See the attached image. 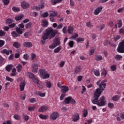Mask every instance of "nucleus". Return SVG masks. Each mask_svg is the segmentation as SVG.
Returning a JSON list of instances; mask_svg holds the SVG:
<instances>
[{
	"label": "nucleus",
	"mask_w": 124,
	"mask_h": 124,
	"mask_svg": "<svg viewBox=\"0 0 124 124\" xmlns=\"http://www.w3.org/2000/svg\"><path fill=\"white\" fill-rule=\"evenodd\" d=\"M107 82L106 80H99L96 82L97 86L99 87V88H97L95 90V91L94 92V95L93 99L91 100V101L93 104H96L98 106L101 107L102 106H105V97L104 96H102L101 98L100 94H101V93L103 92V91L105 90V88H106V83L105 82Z\"/></svg>",
	"instance_id": "f257e3e1"
},
{
	"label": "nucleus",
	"mask_w": 124,
	"mask_h": 124,
	"mask_svg": "<svg viewBox=\"0 0 124 124\" xmlns=\"http://www.w3.org/2000/svg\"><path fill=\"white\" fill-rule=\"evenodd\" d=\"M58 33V31L53 30L51 28H48L46 30V32L44 33V34L42 36V40H41V43L43 45L45 44V42L46 39H52L54 38L56 35Z\"/></svg>",
	"instance_id": "f03ea898"
},
{
	"label": "nucleus",
	"mask_w": 124,
	"mask_h": 124,
	"mask_svg": "<svg viewBox=\"0 0 124 124\" xmlns=\"http://www.w3.org/2000/svg\"><path fill=\"white\" fill-rule=\"evenodd\" d=\"M40 76L42 79H48L50 78V74L47 73L45 69H41L39 70Z\"/></svg>",
	"instance_id": "7ed1b4c3"
},
{
	"label": "nucleus",
	"mask_w": 124,
	"mask_h": 124,
	"mask_svg": "<svg viewBox=\"0 0 124 124\" xmlns=\"http://www.w3.org/2000/svg\"><path fill=\"white\" fill-rule=\"evenodd\" d=\"M11 34L13 37H18V36H20V35L23 34V31L21 28L16 27V31H12Z\"/></svg>",
	"instance_id": "20e7f679"
},
{
	"label": "nucleus",
	"mask_w": 124,
	"mask_h": 124,
	"mask_svg": "<svg viewBox=\"0 0 124 124\" xmlns=\"http://www.w3.org/2000/svg\"><path fill=\"white\" fill-rule=\"evenodd\" d=\"M117 52L118 53H124V39L119 44V46L117 48Z\"/></svg>",
	"instance_id": "39448f33"
},
{
	"label": "nucleus",
	"mask_w": 124,
	"mask_h": 124,
	"mask_svg": "<svg viewBox=\"0 0 124 124\" xmlns=\"http://www.w3.org/2000/svg\"><path fill=\"white\" fill-rule=\"evenodd\" d=\"M58 87H59V88H60L61 90V93H67V92H68V91H69V88L65 85H63L61 87H60L59 85V84H57Z\"/></svg>",
	"instance_id": "423d86ee"
},
{
	"label": "nucleus",
	"mask_w": 124,
	"mask_h": 124,
	"mask_svg": "<svg viewBox=\"0 0 124 124\" xmlns=\"http://www.w3.org/2000/svg\"><path fill=\"white\" fill-rule=\"evenodd\" d=\"M59 112H53L52 113L50 116V120H53V121H56L58 118H59Z\"/></svg>",
	"instance_id": "0eeeda50"
},
{
	"label": "nucleus",
	"mask_w": 124,
	"mask_h": 124,
	"mask_svg": "<svg viewBox=\"0 0 124 124\" xmlns=\"http://www.w3.org/2000/svg\"><path fill=\"white\" fill-rule=\"evenodd\" d=\"M103 7L102 6H99L97 7L94 11L93 14L94 15H98L99 13H101Z\"/></svg>",
	"instance_id": "6e6552de"
},
{
	"label": "nucleus",
	"mask_w": 124,
	"mask_h": 124,
	"mask_svg": "<svg viewBox=\"0 0 124 124\" xmlns=\"http://www.w3.org/2000/svg\"><path fill=\"white\" fill-rule=\"evenodd\" d=\"M21 5L22 8L23 9H28V8H29V7L30 6V4L28 3V2L25 1H22Z\"/></svg>",
	"instance_id": "1a4fd4ad"
},
{
	"label": "nucleus",
	"mask_w": 124,
	"mask_h": 124,
	"mask_svg": "<svg viewBox=\"0 0 124 124\" xmlns=\"http://www.w3.org/2000/svg\"><path fill=\"white\" fill-rule=\"evenodd\" d=\"M26 86V82L25 81H22L19 84V89L20 92H23L25 90V87Z\"/></svg>",
	"instance_id": "9d476101"
},
{
	"label": "nucleus",
	"mask_w": 124,
	"mask_h": 124,
	"mask_svg": "<svg viewBox=\"0 0 124 124\" xmlns=\"http://www.w3.org/2000/svg\"><path fill=\"white\" fill-rule=\"evenodd\" d=\"M38 69V65L36 63L33 64L32 65V71L34 73L37 72V70Z\"/></svg>",
	"instance_id": "9b49d317"
},
{
	"label": "nucleus",
	"mask_w": 124,
	"mask_h": 124,
	"mask_svg": "<svg viewBox=\"0 0 124 124\" xmlns=\"http://www.w3.org/2000/svg\"><path fill=\"white\" fill-rule=\"evenodd\" d=\"M71 99H72V96H68L65 98L63 103L64 104H69L71 102Z\"/></svg>",
	"instance_id": "f8f14e48"
},
{
	"label": "nucleus",
	"mask_w": 124,
	"mask_h": 124,
	"mask_svg": "<svg viewBox=\"0 0 124 124\" xmlns=\"http://www.w3.org/2000/svg\"><path fill=\"white\" fill-rule=\"evenodd\" d=\"M47 110H48V107L47 106H42L39 108L38 110V112H46Z\"/></svg>",
	"instance_id": "ddd939ff"
},
{
	"label": "nucleus",
	"mask_w": 124,
	"mask_h": 124,
	"mask_svg": "<svg viewBox=\"0 0 124 124\" xmlns=\"http://www.w3.org/2000/svg\"><path fill=\"white\" fill-rule=\"evenodd\" d=\"M34 93L36 95H39V96H41V97H44V96L46 95V93H42V92L37 91H35Z\"/></svg>",
	"instance_id": "4468645a"
},
{
	"label": "nucleus",
	"mask_w": 124,
	"mask_h": 124,
	"mask_svg": "<svg viewBox=\"0 0 124 124\" xmlns=\"http://www.w3.org/2000/svg\"><path fill=\"white\" fill-rule=\"evenodd\" d=\"M45 85L48 89H51V88H52V83H51V81L48 80H46L45 81Z\"/></svg>",
	"instance_id": "2eb2a0df"
},
{
	"label": "nucleus",
	"mask_w": 124,
	"mask_h": 124,
	"mask_svg": "<svg viewBox=\"0 0 124 124\" xmlns=\"http://www.w3.org/2000/svg\"><path fill=\"white\" fill-rule=\"evenodd\" d=\"M23 46L27 48H31V47H32V43L31 42H25L23 43Z\"/></svg>",
	"instance_id": "dca6fc26"
},
{
	"label": "nucleus",
	"mask_w": 124,
	"mask_h": 124,
	"mask_svg": "<svg viewBox=\"0 0 124 124\" xmlns=\"http://www.w3.org/2000/svg\"><path fill=\"white\" fill-rule=\"evenodd\" d=\"M1 53H2V54H6L7 56H8L9 54H12V50L4 49L1 51Z\"/></svg>",
	"instance_id": "f3484780"
},
{
	"label": "nucleus",
	"mask_w": 124,
	"mask_h": 124,
	"mask_svg": "<svg viewBox=\"0 0 124 124\" xmlns=\"http://www.w3.org/2000/svg\"><path fill=\"white\" fill-rule=\"evenodd\" d=\"M81 69L82 67H81V66H77L75 69L74 74H78V73H80V72H81Z\"/></svg>",
	"instance_id": "a211bd4d"
},
{
	"label": "nucleus",
	"mask_w": 124,
	"mask_h": 124,
	"mask_svg": "<svg viewBox=\"0 0 124 124\" xmlns=\"http://www.w3.org/2000/svg\"><path fill=\"white\" fill-rule=\"evenodd\" d=\"M80 120V117H79V114L76 113L73 116V122H77Z\"/></svg>",
	"instance_id": "6ab92c4d"
},
{
	"label": "nucleus",
	"mask_w": 124,
	"mask_h": 124,
	"mask_svg": "<svg viewBox=\"0 0 124 124\" xmlns=\"http://www.w3.org/2000/svg\"><path fill=\"white\" fill-rule=\"evenodd\" d=\"M74 31V29L73 28V27L70 26H68V29H67V32L69 34H72V33Z\"/></svg>",
	"instance_id": "aec40b11"
},
{
	"label": "nucleus",
	"mask_w": 124,
	"mask_h": 124,
	"mask_svg": "<svg viewBox=\"0 0 124 124\" xmlns=\"http://www.w3.org/2000/svg\"><path fill=\"white\" fill-rule=\"evenodd\" d=\"M63 0H51L50 2L52 5H56L57 3H60L62 2Z\"/></svg>",
	"instance_id": "412c9836"
},
{
	"label": "nucleus",
	"mask_w": 124,
	"mask_h": 124,
	"mask_svg": "<svg viewBox=\"0 0 124 124\" xmlns=\"http://www.w3.org/2000/svg\"><path fill=\"white\" fill-rule=\"evenodd\" d=\"M32 81L34 82V84H36L38 87H39V80H38V79L35 78V77L32 78Z\"/></svg>",
	"instance_id": "4be33fe9"
},
{
	"label": "nucleus",
	"mask_w": 124,
	"mask_h": 124,
	"mask_svg": "<svg viewBox=\"0 0 124 124\" xmlns=\"http://www.w3.org/2000/svg\"><path fill=\"white\" fill-rule=\"evenodd\" d=\"M13 67V65L12 64H9L6 66L5 69L7 71H8V72H10L12 69Z\"/></svg>",
	"instance_id": "5701e85b"
},
{
	"label": "nucleus",
	"mask_w": 124,
	"mask_h": 124,
	"mask_svg": "<svg viewBox=\"0 0 124 124\" xmlns=\"http://www.w3.org/2000/svg\"><path fill=\"white\" fill-rule=\"evenodd\" d=\"M95 61H97V62H99L100 61H102V60H103V58L100 55H95Z\"/></svg>",
	"instance_id": "b1692460"
},
{
	"label": "nucleus",
	"mask_w": 124,
	"mask_h": 124,
	"mask_svg": "<svg viewBox=\"0 0 124 124\" xmlns=\"http://www.w3.org/2000/svg\"><path fill=\"white\" fill-rule=\"evenodd\" d=\"M54 43L53 44H54V45L55 46H59V45H60V44H61V42H60V40H59V38H56L55 39H54Z\"/></svg>",
	"instance_id": "393cba45"
},
{
	"label": "nucleus",
	"mask_w": 124,
	"mask_h": 124,
	"mask_svg": "<svg viewBox=\"0 0 124 124\" xmlns=\"http://www.w3.org/2000/svg\"><path fill=\"white\" fill-rule=\"evenodd\" d=\"M42 23H43V27H45V28H47L48 27V21L46 19H43L42 21Z\"/></svg>",
	"instance_id": "a878e982"
},
{
	"label": "nucleus",
	"mask_w": 124,
	"mask_h": 124,
	"mask_svg": "<svg viewBox=\"0 0 124 124\" xmlns=\"http://www.w3.org/2000/svg\"><path fill=\"white\" fill-rule=\"evenodd\" d=\"M13 46L15 47V48L18 49L21 47V44L17 42H16L13 43Z\"/></svg>",
	"instance_id": "bb28decb"
},
{
	"label": "nucleus",
	"mask_w": 124,
	"mask_h": 124,
	"mask_svg": "<svg viewBox=\"0 0 124 124\" xmlns=\"http://www.w3.org/2000/svg\"><path fill=\"white\" fill-rule=\"evenodd\" d=\"M24 18V15H21L19 16H17L15 17V20L16 21H20V20H22Z\"/></svg>",
	"instance_id": "cd10ccee"
},
{
	"label": "nucleus",
	"mask_w": 124,
	"mask_h": 124,
	"mask_svg": "<svg viewBox=\"0 0 124 124\" xmlns=\"http://www.w3.org/2000/svg\"><path fill=\"white\" fill-rule=\"evenodd\" d=\"M58 16V13L56 11H53L52 13H50L49 15V17H57Z\"/></svg>",
	"instance_id": "c85d7f7f"
},
{
	"label": "nucleus",
	"mask_w": 124,
	"mask_h": 124,
	"mask_svg": "<svg viewBox=\"0 0 124 124\" xmlns=\"http://www.w3.org/2000/svg\"><path fill=\"white\" fill-rule=\"evenodd\" d=\"M27 77H29V78H30L31 79H32L33 78L35 77V76L31 72H27Z\"/></svg>",
	"instance_id": "c756f323"
},
{
	"label": "nucleus",
	"mask_w": 124,
	"mask_h": 124,
	"mask_svg": "<svg viewBox=\"0 0 124 124\" xmlns=\"http://www.w3.org/2000/svg\"><path fill=\"white\" fill-rule=\"evenodd\" d=\"M22 68H23V66H22V64H19L16 66V69L17 70V72H21V71L22 70Z\"/></svg>",
	"instance_id": "7c9ffc66"
},
{
	"label": "nucleus",
	"mask_w": 124,
	"mask_h": 124,
	"mask_svg": "<svg viewBox=\"0 0 124 124\" xmlns=\"http://www.w3.org/2000/svg\"><path fill=\"white\" fill-rule=\"evenodd\" d=\"M122 59H123V56H122V55L117 54L115 56V59L116 60V61H121Z\"/></svg>",
	"instance_id": "2f4dec72"
},
{
	"label": "nucleus",
	"mask_w": 124,
	"mask_h": 124,
	"mask_svg": "<svg viewBox=\"0 0 124 124\" xmlns=\"http://www.w3.org/2000/svg\"><path fill=\"white\" fill-rule=\"evenodd\" d=\"M119 99H120V96H119L118 95H116L113 96L112 98V100L113 101H118V100H119Z\"/></svg>",
	"instance_id": "473e14b6"
},
{
	"label": "nucleus",
	"mask_w": 124,
	"mask_h": 124,
	"mask_svg": "<svg viewBox=\"0 0 124 124\" xmlns=\"http://www.w3.org/2000/svg\"><path fill=\"white\" fill-rule=\"evenodd\" d=\"M101 75L102 76H103V77H106V75H107V71L105 69H103L102 70Z\"/></svg>",
	"instance_id": "72a5a7b5"
},
{
	"label": "nucleus",
	"mask_w": 124,
	"mask_h": 124,
	"mask_svg": "<svg viewBox=\"0 0 124 124\" xmlns=\"http://www.w3.org/2000/svg\"><path fill=\"white\" fill-rule=\"evenodd\" d=\"M39 117L40 119H42V120H47V119H48V115H43V114H40Z\"/></svg>",
	"instance_id": "f704fd0d"
},
{
	"label": "nucleus",
	"mask_w": 124,
	"mask_h": 124,
	"mask_svg": "<svg viewBox=\"0 0 124 124\" xmlns=\"http://www.w3.org/2000/svg\"><path fill=\"white\" fill-rule=\"evenodd\" d=\"M22 117L25 122H28L29 121V119H30V117L27 114H23L22 115Z\"/></svg>",
	"instance_id": "c9c22d12"
},
{
	"label": "nucleus",
	"mask_w": 124,
	"mask_h": 124,
	"mask_svg": "<svg viewBox=\"0 0 124 124\" xmlns=\"http://www.w3.org/2000/svg\"><path fill=\"white\" fill-rule=\"evenodd\" d=\"M13 20L11 18H8L6 20V24H7V25H10V24H12V23H13Z\"/></svg>",
	"instance_id": "e433bc0d"
},
{
	"label": "nucleus",
	"mask_w": 124,
	"mask_h": 124,
	"mask_svg": "<svg viewBox=\"0 0 124 124\" xmlns=\"http://www.w3.org/2000/svg\"><path fill=\"white\" fill-rule=\"evenodd\" d=\"M117 25H118V27L119 28V29H120V28H122V27L123 26V22H122L121 19L118 20Z\"/></svg>",
	"instance_id": "4c0bfd02"
},
{
	"label": "nucleus",
	"mask_w": 124,
	"mask_h": 124,
	"mask_svg": "<svg viewBox=\"0 0 124 124\" xmlns=\"http://www.w3.org/2000/svg\"><path fill=\"white\" fill-rule=\"evenodd\" d=\"M84 41H85V39L83 38L78 37L77 39V42L78 43H80V42L82 43V42H84Z\"/></svg>",
	"instance_id": "58836bf2"
},
{
	"label": "nucleus",
	"mask_w": 124,
	"mask_h": 124,
	"mask_svg": "<svg viewBox=\"0 0 124 124\" xmlns=\"http://www.w3.org/2000/svg\"><path fill=\"white\" fill-rule=\"evenodd\" d=\"M32 26V23L31 22H29L25 25L26 29H31Z\"/></svg>",
	"instance_id": "ea45409f"
},
{
	"label": "nucleus",
	"mask_w": 124,
	"mask_h": 124,
	"mask_svg": "<svg viewBox=\"0 0 124 124\" xmlns=\"http://www.w3.org/2000/svg\"><path fill=\"white\" fill-rule=\"evenodd\" d=\"M62 50V46H58L54 50V53H59Z\"/></svg>",
	"instance_id": "a19ab883"
},
{
	"label": "nucleus",
	"mask_w": 124,
	"mask_h": 124,
	"mask_svg": "<svg viewBox=\"0 0 124 124\" xmlns=\"http://www.w3.org/2000/svg\"><path fill=\"white\" fill-rule=\"evenodd\" d=\"M29 101L30 103H34V102H36L37 101L36 99L34 98H31L29 99Z\"/></svg>",
	"instance_id": "79ce46f5"
},
{
	"label": "nucleus",
	"mask_w": 124,
	"mask_h": 124,
	"mask_svg": "<svg viewBox=\"0 0 124 124\" xmlns=\"http://www.w3.org/2000/svg\"><path fill=\"white\" fill-rule=\"evenodd\" d=\"M13 11H14V12H19V11H20V9L19 8H17L16 7H13L12 8Z\"/></svg>",
	"instance_id": "37998d69"
},
{
	"label": "nucleus",
	"mask_w": 124,
	"mask_h": 124,
	"mask_svg": "<svg viewBox=\"0 0 124 124\" xmlns=\"http://www.w3.org/2000/svg\"><path fill=\"white\" fill-rule=\"evenodd\" d=\"M48 16H49V13L47 12L44 13L42 15V16L44 18H47Z\"/></svg>",
	"instance_id": "c03bdc74"
},
{
	"label": "nucleus",
	"mask_w": 124,
	"mask_h": 124,
	"mask_svg": "<svg viewBox=\"0 0 124 124\" xmlns=\"http://www.w3.org/2000/svg\"><path fill=\"white\" fill-rule=\"evenodd\" d=\"M6 80L11 82H13V81H14V79L13 78L7 76L6 77Z\"/></svg>",
	"instance_id": "a18cd8bd"
},
{
	"label": "nucleus",
	"mask_w": 124,
	"mask_h": 124,
	"mask_svg": "<svg viewBox=\"0 0 124 124\" xmlns=\"http://www.w3.org/2000/svg\"><path fill=\"white\" fill-rule=\"evenodd\" d=\"M35 109V107L34 106H30L28 108V111H29L30 112H31V111H34V110Z\"/></svg>",
	"instance_id": "49530a36"
},
{
	"label": "nucleus",
	"mask_w": 124,
	"mask_h": 124,
	"mask_svg": "<svg viewBox=\"0 0 124 124\" xmlns=\"http://www.w3.org/2000/svg\"><path fill=\"white\" fill-rule=\"evenodd\" d=\"M67 29V26H65L62 29V31L63 33H64V34H66L67 32V31H66Z\"/></svg>",
	"instance_id": "de8ad7c7"
},
{
	"label": "nucleus",
	"mask_w": 124,
	"mask_h": 124,
	"mask_svg": "<svg viewBox=\"0 0 124 124\" xmlns=\"http://www.w3.org/2000/svg\"><path fill=\"white\" fill-rule=\"evenodd\" d=\"M68 45H69L71 48H72V47L74 46V42H73V41H70L68 44Z\"/></svg>",
	"instance_id": "09e8293b"
},
{
	"label": "nucleus",
	"mask_w": 124,
	"mask_h": 124,
	"mask_svg": "<svg viewBox=\"0 0 124 124\" xmlns=\"http://www.w3.org/2000/svg\"><path fill=\"white\" fill-rule=\"evenodd\" d=\"M88 116V110L84 109L83 110V116L84 118H86Z\"/></svg>",
	"instance_id": "8fccbe9b"
},
{
	"label": "nucleus",
	"mask_w": 124,
	"mask_h": 124,
	"mask_svg": "<svg viewBox=\"0 0 124 124\" xmlns=\"http://www.w3.org/2000/svg\"><path fill=\"white\" fill-rule=\"evenodd\" d=\"M2 1L4 5H8L10 2L9 0H2Z\"/></svg>",
	"instance_id": "3c124183"
},
{
	"label": "nucleus",
	"mask_w": 124,
	"mask_h": 124,
	"mask_svg": "<svg viewBox=\"0 0 124 124\" xmlns=\"http://www.w3.org/2000/svg\"><path fill=\"white\" fill-rule=\"evenodd\" d=\"M78 36H79L78 34L77 33H75L74 35L72 36L70 38H71V39H75V38H77V37H78Z\"/></svg>",
	"instance_id": "603ef678"
},
{
	"label": "nucleus",
	"mask_w": 124,
	"mask_h": 124,
	"mask_svg": "<svg viewBox=\"0 0 124 124\" xmlns=\"http://www.w3.org/2000/svg\"><path fill=\"white\" fill-rule=\"evenodd\" d=\"M110 69L112 70V71H116L117 70V66L116 65H113L110 66Z\"/></svg>",
	"instance_id": "864d4df0"
},
{
	"label": "nucleus",
	"mask_w": 124,
	"mask_h": 124,
	"mask_svg": "<svg viewBox=\"0 0 124 124\" xmlns=\"http://www.w3.org/2000/svg\"><path fill=\"white\" fill-rule=\"evenodd\" d=\"M14 119H15V120H17V121H19V120L21 119V117H20V116H19L17 114H15L14 116Z\"/></svg>",
	"instance_id": "5fc2aeb1"
},
{
	"label": "nucleus",
	"mask_w": 124,
	"mask_h": 124,
	"mask_svg": "<svg viewBox=\"0 0 124 124\" xmlns=\"http://www.w3.org/2000/svg\"><path fill=\"white\" fill-rule=\"evenodd\" d=\"M86 26L87 27H89V28H92V27H93V25L92 22H91L90 21L87 22Z\"/></svg>",
	"instance_id": "6e6d98bb"
},
{
	"label": "nucleus",
	"mask_w": 124,
	"mask_h": 124,
	"mask_svg": "<svg viewBox=\"0 0 124 124\" xmlns=\"http://www.w3.org/2000/svg\"><path fill=\"white\" fill-rule=\"evenodd\" d=\"M36 57V55L34 54V53H31V61H33L34 60V58Z\"/></svg>",
	"instance_id": "4d7b16f0"
},
{
	"label": "nucleus",
	"mask_w": 124,
	"mask_h": 124,
	"mask_svg": "<svg viewBox=\"0 0 124 124\" xmlns=\"http://www.w3.org/2000/svg\"><path fill=\"white\" fill-rule=\"evenodd\" d=\"M114 104L109 102L108 103V107H109V108H111V109H112V108H114Z\"/></svg>",
	"instance_id": "13d9d810"
},
{
	"label": "nucleus",
	"mask_w": 124,
	"mask_h": 124,
	"mask_svg": "<svg viewBox=\"0 0 124 124\" xmlns=\"http://www.w3.org/2000/svg\"><path fill=\"white\" fill-rule=\"evenodd\" d=\"M65 93H62L61 95L60 96V100H63V98L65 97Z\"/></svg>",
	"instance_id": "bf43d9fd"
},
{
	"label": "nucleus",
	"mask_w": 124,
	"mask_h": 124,
	"mask_svg": "<svg viewBox=\"0 0 124 124\" xmlns=\"http://www.w3.org/2000/svg\"><path fill=\"white\" fill-rule=\"evenodd\" d=\"M94 74L95 76H99V75H100V73L99 72V71L95 70L94 71Z\"/></svg>",
	"instance_id": "052dcab7"
},
{
	"label": "nucleus",
	"mask_w": 124,
	"mask_h": 124,
	"mask_svg": "<svg viewBox=\"0 0 124 124\" xmlns=\"http://www.w3.org/2000/svg\"><path fill=\"white\" fill-rule=\"evenodd\" d=\"M29 58H30L29 54H25L23 55V59H24V60H29Z\"/></svg>",
	"instance_id": "680f3d73"
},
{
	"label": "nucleus",
	"mask_w": 124,
	"mask_h": 124,
	"mask_svg": "<svg viewBox=\"0 0 124 124\" xmlns=\"http://www.w3.org/2000/svg\"><path fill=\"white\" fill-rule=\"evenodd\" d=\"M63 27V24L62 23H60L58 26H57V29L61 30Z\"/></svg>",
	"instance_id": "e2e57ef3"
},
{
	"label": "nucleus",
	"mask_w": 124,
	"mask_h": 124,
	"mask_svg": "<svg viewBox=\"0 0 124 124\" xmlns=\"http://www.w3.org/2000/svg\"><path fill=\"white\" fill-rule=\"evenodd\" d=\"M16 26V23H12L9 25V27L10 29H13V28H15Z\"/></svg>",
	"instance_id": "0e129e2a"
},
{
	"label": "nucleus",
	"mask_w": 124,
	"mask_h": 124,
	"mask_svg": "<svg viewBox=\"0 0 124 124\" xmlns=\"http://www.w3.org/2000/svg\"><path fill=\"white\" fill-rule=\"evenodd\" d=\"M39 10H40L41 9H42L43 8H44L45 7V5L44 4L42 3L41 5H39L38 6Z\"/></svg>",
	"instance_id": "69168bd1"
},
{
	"label": "nucleus",
	"mask_w": 124,
	"mask_h": 124,
	"mask_svg": "<svg viewBox=\"0 0 124 124\" xmlns=\"http://www.w3.org/2000/svg\"><path fill=\"white\" fill-rule=\"evenodd\" d=\"M65 63V62H64V61H62V62L60 63V64H59V66H60V67H63V66L64 65Z\"/></svg>",
	"instance_id": "338daca9"
},
{
	"label": "nucleus",
	"mask_w": 124,
	"mask_h": 124,
	"mask_svg": "<svg viewBox=\"0 0 124 124\" xmlns=\"http://www.w3.org/2000/svg\"><path fill=\"white\" fill-rule=\"evenodd\" d=\"M95 50L94 49H91L90 50V56H93L94 54Z\"/></svg>",
	"instance_id": "774afa93"
}]
</instances>
